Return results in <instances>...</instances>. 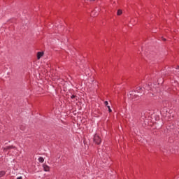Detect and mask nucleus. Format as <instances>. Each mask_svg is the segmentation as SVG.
<instances>
[{
  "label": "nucleus",
  "mask_w": 179,
  "mask_h": 179,
  "mask_svg": "<svg viewBox=\"0 0 179 179\" xmlns=\"http://www.w3.org/2000/svg\"><path fill=\"white\" fill-rule=\"evenodd\" d=\"M94 142L96 145H100L101 143V138H100V136H99L97 134H95L94 136Z\"/></svg>",
  "instance_id": "obj_1"
},
{
  "label": "nucleus",
  "mask_w": 179,
  "mask_h": 179,
  "mask_svg": "<svg viewBox=\"0 0 179 179\" xmlns=\"http://www.w3.org/2000/svg\"><path fill=\"white\" fill-rule=\"evenodd\" d=\"M43 56H44V52H37V59H40Z\"/></svg>",
  "instance_id": "obj_2"
},
{
  "label": "nucleus",
  "mask_w": 179,
  "mask_h": 179,
  "mask_svg": "<svg viewBox=\"0 0 179 179\" xmlns=\"http://www.w3.org/2000/svg\"><path fill=\"white\" fill-rule=\"evenodd\" d=\"M43 168L44 171H50V166L48 165L43 164Z\"/></svg>",
  "instance_id": "obj_3"
},
{
  "label": "nucleus",
  "mask_w": 179,
  "mask_h": 179,
  "mask_svg": "<svg viewBox=\"0 0 179 179\" xmlns=\"http://www.w3.org/2000/svg\"><path fill=\"white\" fill-rule=\"evenodd\" d=\"M38 161L39 162V163H44V158L43 157H40L38 159Z\"/></svg>",
  "instance_id": "obj_4"
},
{
  "label": "nucleus",
  "mask_w": 179,
  "mask_h": 179,
  "mask_svg": "<svg viewBox=\"0 0 179 179\" xmlns=\"http://www.w3.org/2000/svg\"><path fill=\"white\" fill-rule=\"evenodd\" d=\"M5 174H6V172H5L4 171H0V177H3Z\"/></svg>",
  "instance_id": "obj_5"
},
{
  "label": "nucleus",
  "mask_w": 179,
  "mask_h": 179,
  "mask_svg": "<svg viewBox=\"0 0 179 179\" xmlns=\"http://www.w3.org/2000/svg\"><path fill=\"white\" fill-rule=\"evenodd\" d=\"M121 15H122V10H118L117 13V15L120 16Z\"/></svg>",
  "instance_id": "obj_6"
},
{
  "label": "nucleus",
  "mask_w": 179,
  "mask_h": 179,
  "mask_svg": "<svg viewBox=\"0 0 179 179\" xmlns=\"http://www.w3.org/2000/svg\"><path fill=\"white\" fill-rule=\"evenodd\" d=\"M108 110V113H112L113 110H111V107H110V106L108 105V106H106Z\"/></svg>",
  "instance_id": "obj_7"
},
{
  "label": "nucleus",
  "mask_w": 179,
  "mask_h": 179,
  "mask_svg": "<svg viewBox=\"0 0 179 179\" xmlns=\"http://www.w3.org/2000/svg\"><path fill=\"white\" fill-rule=\"evenodd\" d=\"M104 104L107 107L108 106V101H104Z\"/></svg>",
  "instance_id": "obj_8"
},
{
  "label": "nucleus",
  "mask_w": 179,
  "mask_h": 179,
  "mask_svg": "<svg viewBox=\"0 0 179 179\" xmlns=\"http://www.w3.org/2000/svg\"><path fill=\"white\" fill-rule=\"evenodd\" d=\"M138 90H142V88L141 87H138L136 91L138 92V93H141V92L138 91Z\"/></svg>",
  "instance_id": "obj_9"
},
{
  "label": "nucleus",
  "mask_w": 179,
  "mask_h": 179,
  "mask_svg": "<svg viewBox=\"0 0 179 179\" xmlns=\"http://www.w3.org/2000/svg\"><path fill=\"white\" fill-rule=\"evenodd\" d=\"M75 97H76V96L72 95V96H71V99H75Z\"/></svg>",
  "instance_id": "obj_10"
},
{
  "label": "nucleus",
  "mask_w": 179,
  "mask_h": 179,
  "mask_svg": "<svg viewBox=\"0 0 179 179\" xmlns=\"http://www.w3.org/2000/svg\"><path fill=\"white\" fill-rule=\"evenodd\" d=\"M17 179H23L22 176L17 177Z\"/></svg>",
  "instance_id": "obj_11"
},
{
  "label": "nucleus",
  "mask_w": 179,
  "mask_h": 179,
  "mask_svg": "<svg viewBox=\"0 0 179 179\" xmlns=\"http://www.w3.org/2000/svg\"><path fill=\"white\" fill-rule=\"evenodd\" d=\"M92 15H93L94 16H97V15H99V13L93 14V12H92Z\"/></svg>",
  "instance_id": "obj_12"
},
{
  "label": "nucleus",
  "mask_w": 179,
  "mask_h": 179,
  "mask_svg": "<svg viewBox=\"0 0 179 179\" xmlns=\"http://www.w3.org/2000/svg\"><path fill=\"white\" fill-rule=\"evenodd\" d=\"M132 95H134V92H131L130 94V96H132Z\"/></svg>",
  "instance_id": "obj_13"
},
{
  "label": "nucleus",
  "mask_w": 179,
  "mask_h": 179,
  "mask_svg": "<svg viewBox=\"0 0 179 179\" xmlns=\"http://www.w3.org/2000/svg\"><path fill=\"white\" fill-rule=\"evenodd\" d=\"M150 90L149 87H147L146 90Z\"/></svg>",
  "instance_id": "obj_14"
},
{
  "label": "nucleus",
  "mask_w": 179,
  "mask_h": 179,
  "mask_svg": "<svg viewBox=\"0 0 179 179\" xmlns=\"http://www.w3.org/2000/svg\"><path fill=\"white\" fill-rule=\"evenodd\" d=\"M163 41H166V38H163Z\"/></svg>",
  "instance_id": "obj_15"
},
{
  "label": "nucleus",
  "mask_w": 179,
  "mask_h": 179,
  "mask_svg": "<svg viewBox=\"0 0 179 179\" xmlns=\"http://www.w3.org/2000/svg\"><path fill=\"white\" fill-rule=\"evenodd\" d=\"M91 1H94V0H91Z\"/></svg>",
  "instance_id": "obj_16"
}]
</instances>
